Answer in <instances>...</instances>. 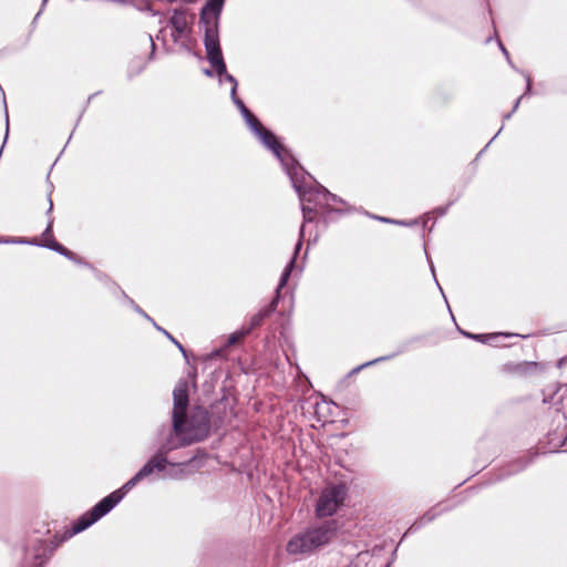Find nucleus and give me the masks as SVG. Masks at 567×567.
Instances as JSON below:
<instances>
[{"label":"nucleus","mask_w":567,"mask_h":567,"mask_svg":"<svg viewBox=\"0 0 567 567\" xmlns=\"http://www.w3.org/2000/svg\"><path fill=\"white\" fill-rule=\"evenodd\" d=\"M173 402L172 426L174 435L169 433L157 449L164 457H167V454L174 450L204 441L210 433V416L205 408L196 406L188 417L186 415L188 409L186 381L181 380L176 384L173 391Z\"/></svg>","instance_id":"f257e3e1"},{"label":"nucleus","mask_w":567,"mask_h":567,"mask_svg":"<svg viewBox=\"0 0 567 567\" xmlns=\"http://www.w3.org/2000/svg\"><path fill=\"white\" fill-rule=\"evenodd\" d=\"M192 460L183 463H169L167 457L156 451V453L141 467V470L130 478L121 488L112 492L110 495L101 499L91 511L83 514L72 526L71 535L83 532L109 512H111L137 483L155 472H164L166 466L172 468L165 473L164 477L182 478L185 476V468L190 464Z\"/></svg>","instance_id":"f03ea898"},{"label":"nucleus","mask_w":567,"mask_h":567,"mask_svg":"<svg viewBox=\"0 0 567 567\" xmlns=\"http://www.w3.org/2000/svg\"><path fill=\"white\" fill-rule=\"evenodd\" d=\"M287 167V173L290 175L292 184L295 189L297 190L301 204H302V215H303V224L311 223L315 219V215L319 213H323L329 209V203L326 202L323 198L317 197L318 194H321L323 192H327V188H324L321 185H317L315 187H306L303 184L298 183L293 175L296 173H292V169H296L293 166L292 168H289L287 164H285ZM303 227L301 226L300 233H299V240L296 244L295 252L292 257H297L299 254V250L302 246V238H303Z\"/></svg>","instance_id":"7ed1b4c3"},{"label":"nucleus","mask_w":567,"mask_h":567,"mask_svg":"<svg viewBox=\"0 0 567 567\" xmlns=\"http://www.w3.org/2000/svg\"><path fill=\"white\" fill-rule=\"evenodd\" d=\"M336 530L337 523L334 520H329L320 526L308 528L295 535L287 543V553L289 555L311 554L319 547L327 545L334 536Z\"/></svg>","instance_id":"20e7f679"},{"label":"nucleus","mask_w":567,"mask_h":567,"mask_svg":"<svg viewBox=\"0 0 567 567\" xmlns=\"http://www.w3.org/2000/svg\"><path fill=\"white\" fill-rule=\"evenodd\" d=\"M336 530L337 523L334 520H329L320 526L308 528L295 535L287 543V553L289 555L311 554L319 547L327 545L334 536Z\"/></svg>","instance_id":"39448f33"},{"label":"nucleus","mask_w":567,"mask_h":567,"mask_svg":"<svg viewBox=\"0 0 567 567\" xmlns=\"http://www.w3.org/2000/svg\"><path fill=\"white\" fill-rule=\"evenodd\" d=\"M204 45L207 60L215 70L216 74L219 76V81L221 82L225 80L231 84L230 97H235L238 83L237 80L227 72L219 43V32L212 30L204 32Z\"/></svg>","instance_id":"423d86ee"},{"label":"nucleus","mask_w":567,"mask_h":567,"mask_svg":"<svg viewBox=\"0 0 567 567\" xmlns=\"http://www.w3.org/2000/svg\"><path fill=\"white\" fill-rule=\"evenodd\" d=\"M347 493L344 484H332L324 487L317 501L316 515L322 518L336 514L343 505Z\"/></svg>","instance_id":"0eeeda50"},{"label":"nucleus","mask_w":567,"mask_h":567,"mask_svg":"<svg viewBox=\"0 0 567 567\" xmlns=\"http://www.w3.org/2000/svg\"><path fill=\"white\" fill-rule=\"evenodd\" d=\"M293 267H295V257H291V259L289 260V262L287 264V266L285 267V269L281 274L278 287L276 289V297L272 299V301L267 307L259 310L256 315H254L251 317L249 327L246 328V329H249V332L252 329L259 327L262 323L265 318L269 317L272 312L276 311L277 306H278V300L280 297V290L287 285Z\"/></svg>","instance_id":"6e6552de"},{"label":"nucleus","mask_w":567,"mask_h":567,"mask_svg":"<svg viewBox=\"0 0 567 567\" xmlns=\"http://www.w3.org/2000/svg\"><path fill=\"white\" fill-rule=\"evenodd\" d=\"M245 122L259 137L262 144L268 147L282 164H285L284 155L286 152L282 145L277 141L276 136L270 131L266 130L255 115L250 116Z\"/></svg>","instance_id":"1a4fd4ad"},{"label":"nucleus","mask_w":567,"mask_h":567,"mask_svg":"<svg viewBox=\"0 0 567 567\" xmlns=\"http://www.w3.org/2000/svg\"><path fill=\"white\" fill-rule=\"evenodd\" d=\"M189 23L186 10H174L168 25L172 28L171 37L175 43H186L190 33Z\"/></svg>","instance_id":"9d476101"},{"label":"nucleus","mask_w":567,"mask_h":567,"mask_svg":"<svg viewBox=\"0 0 567 567\" xmlns=\"http://www.w3.org/2000/svg\"><path fill=\"white\" fill-rule=\"evenodd\" d=\"M225 0H207L200 11V23L204 24V32L218 31L219 16Z\"/></svg>","instance_id":"9b49d317"},{"label":"nucleus","mask_w":567,"mask_h":567,"mask_svg":"<svg viewBox=\"0 0 567 567\" xmlns=\"http://www.w3.org/2000/svg\"><path fill=\"white\" fill-rule=\"evenodd\" d=\"M31 244L39 245L53 251H56L69 259H74V254L68 248H65L63 245L58 243L54 238H51L49 241L43 243H37V239H34L33 241H31Z\"/></svg>","instance_id":"f8f14e48"},{"label":"nucleus","mask_w":567,"mask_h":567,"mask_svg":"<svg viewBox=\"0 0 567 567\" xmlns=\"http://www.w3.org/2000/svg\"><path fill=\"white\" fill-rule=\"evenodd\" d=\"M45 551H47V544L44 540H37L34 545V565L35 567H42L45 563Z\"/></svg>","instance_id":"ddd939ff"},{"label":"nucleus","mask_w":567,"mask_h":567,"mask_svg":"<svg viewBox=\"0 0 567 567\" xmlns=\"http://www.w3.org/2000/svg\"><path fill=\"white\" fill-rule=\"evenodd\" d=\"M437 515H439V512H437L436 507L431 508L409 528V532H411L413 529L414 530L419 529L424 524L432 522Z\"/></svg>","instance_id":"4468645a"},{"label":"nucleus","mask_w":567,"mask_h":567,"mask_svg":"<svg viewBox=\"0 0 567 567\" xmlns=\"http://www.w3.org/2000/svg\"><path fill=\"white\" fill-rule=\"evenodd\" d=\"M247 334H249V329H244V328L239 331L231 333L227 339L225 348L236 344L239 340L245 338Z\"/></svg>","instance_id":"2eb2a0df"},{"label":"nucleus","mask_w":567,"mask_h":567,"mask_svg":"<svg viewBox=\"0 0 567 567\" xmlns=\"http://www.w3.org/2000/svg\"><path fill=\"white\" fill-rule=\"evenodd\" d=\"M317 197L323 198L326 202L329 203V209L328 210H333V205L334 204L343 203V200L340 197H338L337 195L330 193L328 189H327V192L318 194Z\"/></svg>","instance_id":"dca6fc26"},{"label":"nucleus","mask_w":567,"mask_h":567,"mask_svg":"<svg viewBox=\"0 0 567 567\" xmlns=\"http://www.w3.org/2000/svg\"><path fill=\"white\" fill-rule=\"evenodd\" d=\"M525 78H526V82H527V85H526V92H525L523 95H520V96L516 100V102H515V104H514V107H513L512 112L505 115V120H508V118L512 116V114L517 110V107H518V105H519V103H520V100H522L526 94H528V93H529V91H530V78H529V75H528V74H526V75H525Z\"/></svg>","instance_id":"f3484780"},{"label":"nucleus","mask_w":567,"mask_h":567,"mask_svg":"<svg viewBox=\"0 0 567 567\" xmlns=\"http://www.w3.org/2000/svg\"><path fill=\"white\" fill-rule=\"evenodd\" d=\"M53 221H54L53 217H50L49 220H48L47 228L42 233V236H41L42 240H41V243L49 241L51 238H53V233H52Z\"/></svg>","instance_id":"a211bd4d"},{"label":"nucleus","mask_w":567,"mask_h":567,"mask_svg":"<svg viewBox=\"0 0 567 567\" xmlns=\"http://www.w3.org/2000/svg\"><path fill=\"white\" fill-rule=\"evenodd\" d=\"M164 334L167 337V339L171 340V342H173L178 348V350L186 358L187 357V352H186L185 348L183 347V344L178 340H176L168 331H164Z\"/></svg>","instance_id":"6ab92c4d"},{"label":"nucleus","mask_w":567,"mask_h":567,"mask_svg":"<svg viewBox=\"0 0 567 567\" xmlns=\"http://www.w3.org/2000/svg\"><path fill=\"white\" fill-rule=\"evenodd\" d=\"M234 104L238 107L239 112L243 111L245 107V103L237 96V93L235 94V97H231Z\"/></svg>","instance_id":"aec40b11"},{"label":"nucleus","mask_w":567,"mask_h":567,"mask_svg":"<svg viewBox=\"0 0 567 567\" xmlns=\"http://www.w3.org/2000/svg\"><path fill=\"white\" fill-rule=\"evenodd\" d=\"M392 357H393V355H388V357H382V358L374 359V360H372V361H370V362H367V363L362 364L361 367L357 368L354 371H359V370H360V369H362L363 367L371 365V364H373V363H375V362L383 361V360L390 359V358H392Z\"/></svg>","instance_id":"412c9836"},{"label":"nucleus","mask_w":567,"mask_h":567,"mask_svg":"<svg viewBox=\"0 0 567 567\" xmlns=\"http://www.w3.org/2000/svg\"><path fill=\"white\" fill-rule=\"evenodd\" d=\"M240 114L243 115L245 121L254 115L247 107L240 111Z\"/></svg>","instance_id":"4be33fe9"},{"label":"nucleus","mask_w":567,"mask_h":567,"mask_svg":"<svg viewBox=\"0 0 567 567\" xmlns=\"http://www.w3.org/2000/svg\"><path fill=\"white\" fill-rule=\"evenodd\" d=\"M240 114L243 115L245 121L254 115L247 107L240 111Z\"/></svg>","instance_id":"5701e85b"},{"label":"nucleus","mask_w":567,"mask_h":567,"mask_svg":"<svg viewBox=\"0 0 567 567\" xmlns=\"http://www.w3.org/2000/svg\"><path fill=\"white\" fill-rule=\"evenodd\" d=\"M223 351H224V349L215 350V351H213V352L209 354V357H210V358H217V357L221 355V352H223Z\"/></svg>","instance_id":"b1692460"},{"label":"nucleus","mask_w":567,"mask_h":567,"mask_svg":"<svg viewBox=\"0 0 567 567\" xmlns=\"http://www.w3.org/2000/svg\"><path fill=\"white\" fill-rule=\"evenodd\" d=\"M379 220L385 221V223H395V220H391L389 218L384 217H378ZM396 224H404L403 221H396Z\"/></svg>","instance_id":"393cba45"},{"label":"nucleus","mask_w":567,"mask_h":567,"mask_svg":"<svg viewBox=\"0 0 567 567\" xmlns=\"http://www.w3.org/2000/svg\"><path fill=\"white\" fill-rule=\"evenodd\" d=\"M52 209H53V202H52L51 197L49 196V208H48L47 214L50 215L52 213Z\"/></svg>","instance_id":"a878e982"},{"label":"nucleus","mask_w":567,"mask_h":567,"mask_svg":"<svg viewBox=\"0 0 567 567\" xmlns=\"http://www.w3.org/2000/svg\"><path fill=\"white\" fill-rule=\"evenodd\" d=\"M135 310L141 313L142 316H144L145 318H147L148 320H152L140 307H135Z\"/></svg>","instance_id":"bb28decb"},{"label":"nucleus","mask_w":567,"mask_h":567,"mask_svg":"<svg viewBox=\"0 0 567 567\" xmlns=\"http://www.w3.org/2000/svg\"><path fill=\"white\" fill-rule=\"evenodd\" d=\"M135 310L141 313L142 316H144L145 318H147L148 320H152L140 307H135Z\"/></svg>","instance_id":"cd10ccee"},{"label":"nucleus","mask_w":567,"mask_h":567,"mask_svg":"<svg viewBox=\"0 0 567 567\" xmlns=\"http://www.w3.org/2000/svg\"><path fill=\"white\" fill-rule=\"evenodd\" d=\"M148 40H150V44H151V49H152L151 54H153L154 51H155V43H154L153 38L151 35L148 37Z\"/></svg>","instance_id":"c85d7f7f"},{"label":"nucleus","mask_w":567,"mask_h":567,"mask_svg":"<svg viewBox=\"0 0 567 567\" xmlns=\"http://www.w3.org/2000/svg\"><path fill=\"white\" fill-rule=\"evenodd\" d=\"M499 48H501L502 52L505 54V56L507 58V60H509V54L502 43H499Z\"/></svg>","instance_id":"c756f323"},{"label":"nucleus","mask_w":567,"mask_h":567,"mask_svg":"<svg viewBox=\"0 0 567 567\" xmlns=\"http://www.w3.org/2000/svg\"><path fill=\"white\" fill-rule=\"evenodd\" d=\"M153 323H154V327H155L158 331H161V332H163V333H164V331H166V330H165V329H163L162 327L157 326L154 321H153Z\"/></svg>","instance_id":"7c9ffc66"},{"label":"nucleus","mask_w":567,"mask_h":567,"mask_svg":"<svg viewBox=\"0 0 567 567\" xmlns=\"http://www.w3.org/2000/svg\"><path fill=\"white\" fill-rule=\"evenodd\" d=\"M522 468H523V466H517L515 470L508 472V474H512V473H515V472H519Z\"/></svg>","instance_id":"2f4dec72"},{"label":"nucleus","mask_w":567,"mask_h":567,"mask_svg":"<svg viewBox=\"0 0 567 567\" xmlns=\"http://www.w3.org/2000/svg\"><path fill=\"white\" fill-rule=\"evenodd\" d=\"M204 73L207 75V76H213V72L210 70H205Z\"/></svg>","instance_id":"473e14b6"},{"label":"nucleus","mask_w":567,"mask_h":567,"mask_svg":"<svg viewBox=\"0 0 567 567\" xmlns=\"http://www.w3.org/2000/svg\"><path fill=\"white\" fill-rule=\"evenodd\" d=\"M466 336H467V337H471V338H473V339H477V338H480V336H472V334H466Z\"/></svg>","instance_id":"72a5a7b5"},{"label":"nucleus","mask_w":567,"mask_h":567,"mask_svg":"<svg viewBox=\"0 0 567 567\" xmlns=\"http://www.w3.org/2000/svg\"><path fill=\"white\" fill-rule=\"evenodd\" d=\"M164 431H167V427H164ZM169 433H172V434L174 435L173 430H172V431H169V430H168V434H169Z\"/></svg>","instance_id":"f704fd0d"},{"label":"nucleus","mask_w":567,"mask_h":567,"mask_svg":"<svg viewBox=\"0 0 567 567\" xmlns=\"http://www.w3.org/2000/svg\"><path fill=\"white\" fill-rule=\"evenodd\" d=\"M48 0H43V3H45Z\"/></svg>","instance_id":"c9c22d12"}]
</instances>
